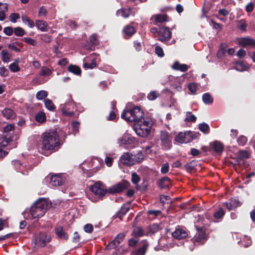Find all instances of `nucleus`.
I'll return each instance as SVG.
<instances>
[{"instance_id":"5701e85b","label":"nucleus","mask_w":255,"mask_h":255,"mask_svg":"<svg viewBox=\"0 0 255 255\" xmlns=\"http://www.w3.org/2000/svg\"><path fill=\"white\" fill-rule=\"evenodd\" d=\"M148 244L146 241H144L142 246L137 251L133 252L132 255H144L148 247Z\"/></svg>"},{"instance_id":"13d9d810","label":"nucleus","mask_w":255,"mask_h":255,"mask_svg":"<svg viewBox=\"0 0 255 255\" xmlns=\"http://www.w3.org/2000/svg\"><path fill=\"white\" fill-rule=\"evenodd\" d=\"M237 141L239 145L243 146L247 143V138L244 135H241L238 138Z\"/></svg>"},{"instance_id":"dca6fc26","label":"nucleus","mask_w":255,"mask_h":255,"mask_svg":"<svg viewBox=\"0 0 255 255\" xmlns=\"http://www.w3.org/2000/svg\"><path fill=\"white\" fill-rule=\"evenodd\" d=\"M63 179L59 174L52 175L51 177L49 185L52 186H58L62 184Z\"/></svg>"},{"instance_id":"a211bd4d","label":"nucleus","mask_w":255,"mask_h":255,"mask_svg":"<svg viewBox=\"0 0 255 255\" xmlns=\"http://www.w3.org/2000/svg\"><path fill=\"white\" fill-rule=\"evenodd\" d=\"M49 241V237L45 234H41L39 237H37L35 239L36 243L41 247H44L46 243Z\"/></svg>"},{"instance_id":"0eeeda50","label":"nucleus","mask_w":255,"mask_h":255,"mask_svg":"<svg viewBox=\"0 0 255 255\" xmlns=\"http://www.w3.org/2000/svg\"><path fill=\"white\" fill-rule=\"evenodd\" d=\"M158 39L162 42L167 41L170 40L171 37V32L167 27H162L159 29L158 32Z\"/></svg>"},{"instance_id":"37998d69","label":"nucleus","mask_w":255,"mask_h":255,"mask_svg":"<svg viewBox=\"0 0 255 255\" xmlns=\"http://www.w3.org/2000/svg\"><path fill=\"white\" fill-rule=\"evenodd\" d=\"M35 119L36 121L39 123L44 122L46 120L45 114L43 112L38 113L35 116Z\"/></svg>"},{"instance_id":"bf43d9fd","label":"nucleus","mask_w":255,"mask_h":255,"mask_svg":"<svg viewBox=\"0 0 255 255\" xmlns=\"http://www.w3.org/2000/svg\"><path fill=\"white\" fill-rule=\"evenodd\" d=\"M247 25V24L245 21L244 20H241L239 22L238 26L240 30L245 31L246 30Z\"/></svg>"},{"instance_id":"f257e3e1","label":"nucleus","mask_w":255,"mask_h":255,"mask_svg":"<svg viewBox=\"0 0 255 255\" xmlns=\"http://www.w3.org/2000/svg\"><path fill=\"white\" fill-rule=\"evenodd\" d=\"M61 145L60 139L57 131L50 130L42 134L41 149L56 151Z\"/></svg>"},{"instance_id":"423d86ee","label":"nucleus","mask_w":255,"mask_h":255,"mask_svg":"<svg viewBox=\"0 0 255 255\" xmlns=\"http://www.w3.org/2000/svg\"><path fill=\"white\" fill-rule=\"evenodd\" d=\"M90 190L96 195L99 197H102L105 195L107 192V189L105 186L100 182L95 183L91 186Z\"/></svg>"},{"instance_id":"052dcab7","label":"nucleus","mask_w":255,"mask_h":255,"mask_svg":"<svg viewBox=\"0 0 255 255\" xmlns=\"http://www.w3.org/2000/svg\"><path fill=\"white\" fill-rule=\"evenodd\" d=\"M14 129V126L12 124H8L5 126L3 128V132L5 133H8L10 131Z\"/></svg>"},{"instance_id":"2eb2a0df","label":"nucleus","mask_w":255,"mask_h":255,"mask_svg":"<svg viewBox=\"0 0 255 255\" xmlns=\"http://www.w3.org/2000/svg\"><path fill=\"white\" fill-rule=\"evenodd\" d=\"M239 44L243 46H255V40L250 37L242 38L239 40Z\"/></svg>"},{"instance_id":"0e129e2a","label":"nucleus","mask_w":255,"mask_h":255,"mask_svg":"<svg viewBox=\"0 0 255 255\" xmlns=\"http://www.w3.org/2000/svg\"><path fill=\"white\" fill-rule=\"evenodd\" d=\"M14 29L13 30L11 27H4L3 29V32L5 34H6L7 36L11 35Z\"/></svg>"},{"instance_id":"69168bd1","label":"nucleus","mask_w":255,"mask_h":255,"mask_svg":"<svg viewBox=\"0 0 255 255\" xmlns=\"http://www.w3.org/2000/svg\"><path fill=\"white\" fill-rule=\"evenodd\" d=\"M155 52L156 54L159 57H162L164 56L163 49L159 46H156L155 48Z\"/></svg>"},{"instance_id":"2f4dec72","label":"nucleus","mask_w":255,"mask_h":255,"mask_svg":"<svg viewBox=\"0 0 255 255\" xmlns=\"http://www.w3.org/2000/svg\"><path fill=\"white\" fill-rule=\"evenodd\" d=\"M56 235L61 239L66 240L68 238V235L63 231L62 228H57L55 229Z\"/></svg>"},{"instance_id":"8fccbe9b","label":"nucleus","mask_w":255,"mask_h":255,"mask_svg":"<svg viewBox=\"0 0 255 255\" xmlns=\"http://www.w3.org/2000/svg\"><path fill=\"white\" fill-rule=\"evenodd\" d=\"M230 202L233 210L241 205V203L238 199H231Z\"/></svg>"},{"instance_id":"39448f33","label":"nucleus","mask_w":255,"mask_h":255,"mask_svg":"<svg viewBox=\"0 0 255 255\" xmlns=\"http://www.w3.org/2000/svg\"><path fill=\"white\" fill-rule=\"evenodd\" d=\"M160 140L161 146L163 149L167 150L170 148L171 147L172 137L167 132L161 131Z\"/></svg>"},{"instance_id":"4c0bfd02","label":"nucleus","mask_w":255,"mask_h":255,"mask_svg":"<svg viewBox=\"0 0 255 255\" xmlns=\"http://www.w3.org/2000/svg\"><path fill=\"white\" fill-rule=\"evenodd\" d=\"M10 139L6 137L0 138V148L5 147L9 144Z\"/></svg>"},{"instance_id":"de8ad7c7","label":"nucleus","mask_w":255,"mask_h":255,"mask_svg":"<svg viewBox=\"0 0 255 255\" xmlns=\"http://www.w3.org/2000/svg\"><path fill=\"white\" fill-rule=\"evenodd\" d=\"M199 128L202 132L205 133H208L209 132V127L205 123L200 124L199 125Z\"/></svg>"},{"instance_id":"3c124183","label":"nucleus","mask_w":255,"mask_h":255,"mask_svg":"<svg viewBox=\"0 0 255 255\" xmlns=\"http://www.w3.org/2000/svg\"><path fill=\"white\" fill-rule=\"evenodd\" d=\"M159 230V225L157 224H154L149 227V232L151 234H153L155 233L158 231Z\"/></svg>"},{"instance_id":"7c9ffc66","label":"nucleus","mask_w":255,"mask_h":255,"mask_svg":"<svg viewBox=\"0 0 255 255\" xmlns=\"http://www.w3.org/2000/svg\"><path fill=\"white\" fill-rule=\"evenodd\" d=\"M249 67L244 64L242 62H239L236 63L235 69L238 71H244L248 70Z\"/></svg>"},{"instance_id":"aec40b11","label":"nucleus","mask_w":255,"mask_h":255,"mask_svg":"<svg viewBox=\"0 0 255 255\" xmlns=\"http://www.w3.org/2000/svg\"><path fill=\"white\" fill-rule=\"evenodd\" d=\"M207 236L205 233L203 232H200L198 233L197 236H196L194 240V244L198 243L199 244H204V242L207 240Z\"/></svg>"},{"instance_id":"a18cd8bd","label":"nucleus","mask_w":255,"mask_h":255,"mask_svg":"<svg viewBox=\"0 0 255 255\" xmlns=\"http://www.w3.org/2000/svg\"><path fill=\"white\" fill-rule=\"evenodd\" d=\"M156 22H163L166 20V15L165 14H156L154 15Z\"/></svg>"},{"instance_id":"b1692460","label":"nucleus","mask_w":255,"mask_h":255,"mask_svg":"<svg viewBox=\"0 0 255 255\" xmlns=\"http://www.w3.org/2000/svg\"><path fill=\"white\" fill-rule=\"evenodd\" d=\"M2 115L7 119H13L16 117L15 113L11 109L8 108L2 111Z\"/></svg>"},{"instance_id":"774afa93","label":"nucleus","mask_w":255,"mask_h":255,"mask_svg":"<svg viewBox=\"0 0 255 255\" xmlns=\"http://www.w3.org/2000/svg\"><path fill=\"white\" fill-rule=\"evenodd\" d=\"M189 91L193 94L195 93L197 89V85L195 83H191L188 85Z\"/></svg>"},{"instance_id":"c85d7f7f","label":"nucleus","mask_w":255,"mask_h":255,"mask_svg":"<svg viewBox=\"0 0 255 255\" xmlns=\"http://www.w3.org/2000/svg\"><path fill=\"white\" fill-rule=\"evenodd\" d=\"M121 117L128 122H134V120H131L132 117V113L131 110L125 111L121 115Z\"/></svg>"},{"instance_id":"680f3d73","label":"nucleus","mask_w":255,"mask_h":255,"mask_svg":"<svg viewBox=\"0 0 255 255\" xmlns=\"http://www.w3.org/2000/svg\"><path fill=\"white\" fill-rule=\"evenodd\" d=\"M9 71L4 66L0 67V75L2 77H5L8 75Z\"/></svg>"},{"instance_id":"c03bdc74","label":"nucleus","mask_w":255,"mask_h":255,"mask_svg":"<svg viewBox=\"0 0 255 255\" xmlns=\"http://www.w3.org/2000/svg\"><path fill=\"white\" fill-rule=\"evenodd\" d=\"M9 69L12 72H16L20 71V68L18 65V62L10 64L8 67Z\"/></svg>"},{"instance_id":"cd10ccee","label":"nucleus","mask_w":255,"mask_h":255,"mask_svg":"<svg viewBox=\"0 0 255 255\" xmlns=\"http://www.w3.org/2000/svg\"><path fill=\"white\" fill-rule=\"evenodd\" d=\"M1 59L4 63H8L10 61L11 55L6 50H3L0 53Z\"/></svg>"},{"instance_id":"e2e57ef3","label":"nucleus","mask_w":255,"mask_h":255,"mask_svg":"<svg viewBox=\"0 0 255 255\" xmlns=\"http://www.w3.org/2000/svg\"><path fill=\"white\" fill-rule=\"evenodd\" d=\"M169 169V166L168 163H164L161 166V172L162 174H165L168 172Z\"/></svg>"},{"instance_id":"4be33fe9","label":"nucleus","mask_w":255,"mask_h":255,"mask_svg":"<svg viewBox=\"0 0 255 255\" xmlns=\"http://www.w3.org/2000/svg\"><path fill=\"white\" fill-rule=\"evenodd\" d=\"M173 69L175 70H179L181 72H185L188 69V67L185 64H180L178 62H175L172 66Z\"/></svg>"},{"instance_id":"79ce46f5","label":"nucleus","mask_w":255,"mask_h":255,"mask_svg":"<svg viewBox=\"0 0 255 255\" xmlns=\"http://www.w3.org/2000/svg\"><path fill=\"white\" fill-rule=\"evenodd\" d=\"M238 158L240 160H243L249 158V154L245 150L240 151L238 152Z\"/></svg>"},{"instance_id":"4468645a","label":"nucleus","mask_w":255,"mask_h":255,"mask_svg":"<svg viewBox=\"0 0 255 255\" xmlns=\"http://www.w3.org/2000/svg\"><path fill=\"white\" fill-rule=\"evenodd\" d=\"M172 236L178 240L185 238L188 236L187 232L181 228H178L172 233Z\"/></svg>"},{"instance_id":"ddd939ff","label":"nucleus","mask_w":255,"mask_h":255,"mask_svg":"<svg viewBox=\"0 0 255 255\" xmlns=\"http://www.w3.org/2000/svg\"><path fill=\"white\" fill-rule=\"evenodd\" d=\"M125 235L124 234H119L109 244L108 248H114L120 244L125 239Z\"/></svg>"},{"instance_id":"58836bf2","label":"nucleus","mask_w":255,"mask_h":255,"mask_svg":"<svg viewBox=\"0 0 255 255\" xmlns=\"http://www.w3.org/2000/svg\"><path fill=\"white\" fill-rule=\"evenodd\" d=\"M52 71L47 67H42L40 72V75L43 76H47L51 75Z\"/></svg>"},{"instance_id":"f704fd0d","label":"nucleus","mask_w":255,"mask_h":255,"mask_svg":"<svg viewBox=\"0 0 255 255\" xmlns=\"http://www.w3.org/2000/svg\"><path fill=\"white\" fill-rule=\"evenodd\" d=\"M144 234V231L140 227L135 228L132 233V235L134 237H138L143 236Z\"/></svg>"},{"instance_id":"a19ab883","label":"nucleus","mask_w":255,"mask_h":255,"mask_svg":"<svg viewBox=\"0 0 255 255\" xmlns=\"http://www.w3.org/2000/svg\"><path fill=\"white\" fill-rule=\"evenodd\" d=\"M225 215V212L222 208L216 211L214 214V217L215 219H219L222 218Z\"/></svg>"},{"instance_id":"6e6d98bb","label":"nucleus","mask_w":255,"mask_h":255,"mask_svg":"<svg viewBox=\"0 0 255 255\" xmlns=\"http://www.w3.org/2000/svg\"><path fill=\"white\" fill-rule=\"evenodd\" d=\"M97 35L96 34H93L91 37H90V43L92 44V46L89 47H87V48L93 50V46L94 45H96L97 44Z\"/></svg>"},{"instance_id":"473e14b6","label":"nucleus","mask_w":255,"mask_h":255,"mask_svg":"<svg viewBox=\"0 0 255 255\" xmlns=\"http://www.w3.org/2000/svg\"><path fill=\"white\" fill-rule=\"evenodd\" d=\"M202 100L203 102L206 105L212 104L213 99L209 93H205L202 96Z\"/></svg>"},{"instance_id":"f3484780","label":"nucleus","mask_w":255,"mask_h":255,"mask_svg":"<svg viewBox=\"0 0 255 255\" xmlns=\"http://www.w3.org/2000/svg\"><path fill=\"white\" fill-rule=\"evenodd\" d=\"M116 14L117 16H121L125 18L128 17L129 15H134V13L131 11L130 8H121L117 10Z\"/></svg>"},{"instance_id":"603ef678","label":"nucleus","mask_w":255,"mask_h":255,"mask_svg":"<svg viewBox=\"0 0 255 255\" xmlns=\"http://www.w3.org/2000/svg\"><path fill=\"white\" fill-rule=\"evenodd\" d=\"M159 96V94L156 91H152L148 94L147 98L149 100L153 101L155 100Z\"/></svg>"},{"instance_id":"c9c22d12","label":"nucleus","mask_w":255,"mask_h":255,"mask_svg":"<svg viewBox=\"0 0 255 255\" xmlns=\"http://www.w3.org/2000/svg\"><path fill=\"white\" fill-rule=\"evenodd\" d=\"M45 106L46 109L49 111H53L55 110V107L52 101L48 99H46L44 101Z\"/></svg>"},{"instance_id":"f03ea898","label":"nucleus","mask_w":255,"mask_h":255,"mask_svg":"<svg viewBox=\"0 0 255 255\" xmlns=\"http://www.w3.org/2000/svg\"><path fill=\"white\" fill-rule=\"evenodd\" d=\"M48 207L47 202L45 199H39L31 207L30 215L32 219H38L46 213Z\"/></svg>"},{"instance_id":"7ed1b4c3","label":"nucleus","mask_w":255,"mask_h":255,"mask_svg":"<svg viewBox=\"0 0 255 255\" xmlns=\"http://www.w3.org/2000/svg\"><path fill=\"white\" fill-rule=\"evenodd\" d=\"M151 124L149 121H139L135 123L133 126V129L137 135L139 136L145 137H147L150 132Z\"/></svg>"},{"instance_id":"bb28decb","label":"nucleus","mask_w":255,"mask_h":255,"mask_svg":"<svg viewBox=\"0 0 255 255\" xmlns=\"http://www.w3.org/2000/svg\"><path fill=\"white\" fill-rule=\"evenodd\" d=\"M124 33L126 38H128L131 36L134 33L135 30L133 26L130 25L126 26L124 29Z\"/></svg>"},{"instance_id":"72a5a7b5","label":"nucleus","mask_w":255,"mask_h":255,"mask_svg":"<svg viewBox=\"0 0 255 255\" xmlns=\"http://www.w3.org/2000/svg\"><path fill=\"white\" fill-rule=\"evenodd\" d=\"M22 20L23 23L27 24L29 28H33L35 26V23L33 20L30 19L28 17L26 16H22Z\"/></svg>"},{"instance_id":"20e7f679","label":"nucleus","mask_w":255,"mask_h":255,"mask_svg":"<svg viewBox=\"0 0 255 255\" xmlns=\"http://www.w3.org/2000/svg\"><path fill=\"white\" fill-rule=\"evenodd\" d=\"M143 159L141 153H138L136 155H133L129 152L124 153L120 158V161L125 165H131L135 163L140 162Z\"/></svg>"},{"instance_id":"49530a36","label":"nucleus","mask_w":255,"mask_h":255,"mask_svg":"<svg viewBox=\"0 0 255 255\" xmlns=\"http://www.w3.org/2000/svg\"><path fill=\"white\" fill-rule=\"evenodd\" d=\"M196 120V117L194 115H192L191 112H187L186 113V117L185 118L184 121L185 122H195Z\"/></svg>"},{"instance_id":"a878e982","label":"nucleus","mask_w":255,"mask_h":255,"mask_svg":"<svg viewBox=\"0 0 255 255\" xmlns=\"http://www.w3.org/2000/svg\"><path fill=\"white\" fill-rule=\"evenodd\" d=\"M211 146L215 151L218 153H221L224 149V146L222 143L218 141L212 142L211 143Z\"/></svg>"},{"instance_id":"09e8293b","label":"nucleus","mask_w":255,"mask_h":255,"mask_svg":"<svg viewBox=\"0 0 255 255\" xmlns=\"http://www.w3.org/2000/svg\"><path fill=\"white\" fill-rule=\"evenodd\" d=\"M13 32L15 35L17 36H22L25 33L24 29L20 27L14 28Z\"/></svg>"},{"instance_id":"f8f14e48","label":"nucleus","mask_w":255,"mask_h":255,"mask_svg":"<svg viewBox=\"0 0 255 255\" xmlns=\"http://www.w3.org/2000/svg\"><path fill=\"white\" fill-rule=\"evenodd\" d=\"M74 107V104L72 100L65 104H61L60 106V109L63 115L67 116H71L74 114V113L72 111H69L71 108Z\"/></svg>"},{"instance_id":"4d7b16f0","label":"nucleus","mask_w":255,"mask_h":255,"mask_svg":"<svg viewBox=\"0 0 255 255\" xmlns=\"http://www.w3.org/2000/svg\"><path fill=\"white\" fill-rule=\"evenodd\" d=\"M22 40L26 43L30 44L31 45L35 46L36 45V41L32 38L29 37H24L23 38H22Z\"/></svg>"},{"instance_id":"864d4df0","label":"nucleus","mask_w":255,"mask_h":255,"mask_svg":"<svg viewBox=\"0 0 255 255\" xmlns=\"http://www.w3.org/2000/svg\"><path fill=\"white\" fill-rule=\"evenodd\" d=\"M140 178L139 176L135 173H132L131 174V181L135 184L137 185L139 182Z\"/></svg>"},{"instance_id":"338daca9","label":"nucleus","mask_w":255,"mask_h":255,"mask_svg":"<svg viewBox=\"0 0 255 255\" xmlns=\"http://www.w3.org/2000/svg\"><path fill=\"white\" fill-rule=\"evenodd\" d=\"M96 66V63H95V61H92L91 63L85 62L83 65L85 69H93Z\"/></svg>"},{"instance_id":"9b49d317","label":"nucleus","mask_w":255,"mask_h":255,"mask_svg":"<svg viewBox=\"0 0 255 255\" xmlns=\"http://www.w3.org/2000/svg\"><path fill=\"white\" fill-rule=\"evenodd\" d=\"M131 110L133 117L131 120H134L135 123H137L143 120V112L139 107H135Z\"/></svg>"},{"instance_id":"412c9836","label":"nucleus","mask_w":255,"mask_h":255,"mask_svg":"<svg viewBox=\"0 0 255 255\" xmlns=\"http://www.w3.org/2000/svg\"><path fill=\"white\" fill-rule=\"evenodd\" d=\"M170 184V179L167 177H164L160 179L158 182V186L162 189L168 188Z\"/></svg>"},{"instance_id":"c756f323","label":"nucleus","mask_w":255,"mask_h":255,"mask_svg":"<svg viewBox=\"0 0 255 255\" xmlns=\"http://www.w3.org/2000/svg\"><path fill=\"white\" fill-rule=\"evenodd\" d=\"M68 70L70 72L76 75H80L81 74V70L80 68L76 65H69L68 68Z\"/></svg>"},{"instance_id":"393cba45","label":"nucleus","mask_w":255,"mask_h":255,"mask_svg":"<svg viewBox=\"0 0 255 255\" xmlns=\"http://www.w3.org/2000/svg\"><path fill=\"white\" fill-rule=\"evenodd\" d=\"M35 25L37 28L41 31L45 32L48 30L47 24L46 22L44 21L36 20Z\"/></svg>"},{"instance_id":"5fc2aeb1","label":"nucleus","mask_w":255,"mask_h":255,"mask_svg":"<svg viewBox=\"0 0 255 255\" xmlns=\"http://www.w3.org/2000/svg\"><path fill=\"white\" fill-rule=\"evenodd\" d=\"M19 18L20 16L18 13H13L9 15V20L13 23H15L17 19H19Z\"/></svg>"},{"instance_id":"1a4fd4ad","label":"nucleus","mask_w":255,"mask_h":255,"mask_svg":"<svg viewBox=\"0 0 255 255\" xmlns=\"http://www.w3.org/2000/svg\"><path fill=\"white\" fill-rule=\"evenodd\" d=\"M134 138L131 134L125 133L124 135L118 139L117 143L120 146L123 145L130 144L134 142Z\"/></svg>"},{"instance_id":"6e6552de","label":"nucleus","mask_w":255,"mask_h":255,"mask_svg":"<svg viewBox=\"0 0 255 255\" xmlns=\"http://www.w3.org/2000/svg\"><path fill=\"white\" fill-rule=\"evenodd\" d=\"M192 139L190 131L181 132L175 137V140L180 143L189 142Z\"/></svg>"},{"instance_id":"6ab92c4d","label":"nucleus","mask_w":255,"mask_h":255,"mask_svg":"<svg viewBox=\"0 0 255 255\" xmlns=\"http://www.w3.org/2000/svg\"><path fill=\"white\" fill-rule=\"evenodd\" d=\"M23 46V44L22 42L18 41L10 43L7 45L9 49L16 52H20L21 48H22Z\"/></svg>"},{"instance_id":"9d476101","label":"nucleus","mask_w":255,"mask_h":255,"mask_svg":"<svg viewBox=\"0 0 255 255\" xmlns=\"http://www.w3.org/2000/svg\"><path fill=\"white\" fill-rule=\"evenodd\" d=\"M129 185V183L124 181L121 183H119L112 187H111L109 191L111 193L120 192L123 191L125 189L127 188Z\"/></svg>"},{"instance_id":"e433bc0d","label":"nucleus","mask_w":255,"mask_h":255,"mask_svg":"<svg viewBox=\"0 0 255 255\" xmlns=\"http://www.w3.org/2000/svg\"><path fill=\"white\" fill-rule=\"evenodd\" d=\"M105 155V162L107 166L111 167L113 165L114 158L111 156L110 153L108 154L106 153Z\"/></svg>"},{"instance_id":"ea45409f","label":"nucleus","mask_w":255,"mask_h":255,"mask_svg":"<svg viewBox=\"0 0 255 255\" xmlns=\"http://www.w3.org/2000/svg\"><path fill=\"white\" fill-rule=\"evenodd\" d=\"M48 96V93L44 90H41L38 92L36 95V98L39 100H41Z\"/></svg>"}]
</instances>
